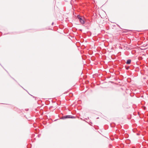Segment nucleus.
I'll return each mask as SVG.
<instances>
[{
    "instance_id": "f257e3e1",
    "label": "nucleus",
    "mask_w": 148,
    "mask_h": 148,
    "mask_svg": "<svg viewBox=\"0 0 148 148\" xmlns=\"http://www.w3.org/2000/svg\"><path fill=\"white\" fill-rule=\"evenodd\" d=\"M77 18H78L80 23L82 24H84L85 23V21L84 19V18H82L80 17V16L79 15H78L77 16Z\"/></svg>"
},
{
    "instance_id": "f03ea898",
    "label": "nucleus",
    "mask_w": 148,
    "mask_h": 148,
    "mask_svg": "<svg viewBox=\"0 0 148 148\" xmlns=\"http://www.w3.org/2000/svg\"><path fill=\"white\" fill-rule=\"evenodd\" d=\"M131 62V60L130 59L127 60L126 62L127 64H130Z\"/></svg>"
},
{
    "instance_id": "7ed1b4c3",
    "label": "nucleus",
    "mask_w": 148,
    "mask_h": 148,
    "mask_svg": "<svg viewBox=\"0 0 148 148\" xmlns=\"http://www.w3.org/2000/svg\"><path fill=\"white\" fill-rule=\"evenodd\" d=\"M71 115H66L64 117V119L69 118Z\"/></svg>"
},
{
    "instance_id": "20e7f679",
    "label": "nucleus",
    "mask_w": 148,
    "mask_h": 148,
    "mask_svg": "<svg viewBox=\"0 0 148 148\" xmlns=\"http://www.w3.org/2000/svg\"><path fill=\"white\" fill-rule=\"evenodd\" d=\"M75 118V117L73 116H70V118Z\"/></svg>"
},
{
    "instance_id": "39448f33",
    "label": "nucleus",
    "mask_w": 148,
    "mask_h": 148,
    "mask_svg": "<svg viewBox=\"0 0 148 148\" xmlns=\"http://www.w3.org/2000/svg\"><path fill=\"white\" fill-rule=\"evenodd\" d=\"M53 22L51 24L52 25H53Z\"/></svg>"
}]
</instances>
